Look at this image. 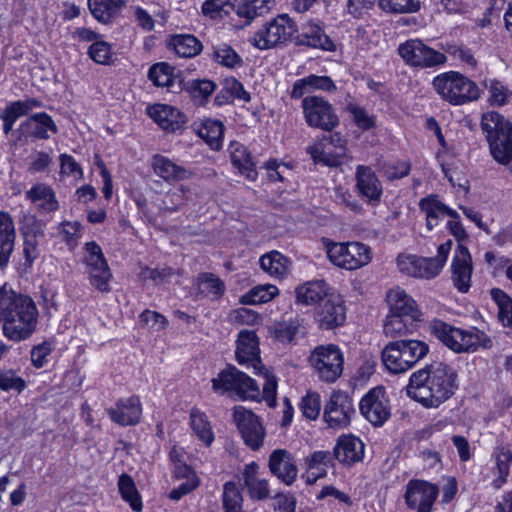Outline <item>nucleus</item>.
I'll list each match as a JSON object with an SVG mask.
<instances>
[{"mask_svg": "<svg viewBox=\"0 0 512 512\" xmlns=\"http://www.w3.org/2000/svg\"><path fill=\"white\" fill-rule=\"evenodd\" d=\"M148 77L156 86L167 88H171L176 80L174 68L164 62L154 64L149 69Z\"/></svg>", "mask_w": 512, "mask_h": 512, "instance_id": "nucleus-48", "label": "nucleus"}, {"mask_svg": "<svg viewBox=\"0 0 512 512\" xmlns=\"http://www.w3.org/2000/svg\"><path fill=\"white\" fill-rule=\"evenodd\" d=\"M301 107L309 127L330 132L339 125V118L333 106L322 97L307 96Z\"/></svg>", "mask_w": 512, "mask_h": 512, "instance_id": "nucleus-11", "label": "nucleus"}, {"mask_svg": "<svg viewBox=\"0 0 512 512\" xmlns=\"http://www.w3.org/2000/svg\"><path fill=\"white\" fill-rule=\"evenodd\" d=\"M255 373L262 374L265 383L263 384V397L270 407L276 405L277 381L273 374H271L263 366L261 370H255Z\"/></svg>", "mask_w": 512, "mask_h": 512, "instance_id": "nucleus-60", "label": "nucleus"}, {"mask_svg": "<svg viewBox=\"0 0 512 512\" xmlns=\"http://www.w3.org/2000/svg\"><path fill=\"white\" fill-rule=\"evenodd\" d=\"M126 0H88L92 15L102 23H109L125 6Z\"/></svg>", "mask_w": 512, "mask_h": 512, "instance_id": "nucleus-38", "label": "nucleus"}, {"mask_svg": "<svg viewBox=\"0 0 512 512\" xmlns=\"http://www.w3.org/2000/svg\"><path fill=\"white\" fill-rule=\"evenodd\" d=\"M437 485L424 480H410L406 486L405 502L410 509L430 512L437 499Z\"/></svg>", "mask_w": 512, "mask_h": 512, "instance_id": "nucleus-16", "label": "nucleus"}, {"mask_svg": "<svg viewBox=\"0 0 512 512\" xmlns=\"http://www.w3.org/2000/svg\"><path fill=\"white\" fill-rule=\"evenodd\" d=\"M296 43L324 51L332 52L336 50V45L330 37L325 34L318 24L311 21L302 25L301 32L296 37Z\"/></svg>", "mask_w": 512, "mask_h": 512, "instance_id": "nucleus-25", "label": "nucleus"}, {"mask_svg": "<svg viewBox=\"0 0 512 512\" xmlns=\"http://www.w3.org/2000/svg\"><path fill=\"white\" fill-rule=\"evenodd\" d=\"M302 321L298 318H290L276 322L270 327V333L281 343H290L294 340L301 327Z\"/></svg>", "mask_w": 512, "mask_h": 512, "instance_id": "nucleus-46", "label": "nucleus"}, {"mask_svg": "<svg viewBox=\"0 0 512 512\" xmlns=\"http://www.w3.org/2000/svg\"><path fill=\"white\" fill-rule=\"evenodd\" d=\"M233 420L244 443L253 451L259 450L266 436L265 428L260 418L242 405L233 408Z\"/></svg>", "mask_w": 512, "mask_h": 512, "instance_id": "nucleus-14", "label": "nucleus"}, {"mask_svg": "<svg viewBox=\"0 0 512 512\" xmlns=\"http://www.w3.org/2000/svg\"><path fill=\"white\" fill-rule=\"evenodd\" d=\"M273 509L276 512H295L296 498L290 493H278L274 497Z\"/></svg>", "mask_w": 512, "mask_h": 512, "instance_id": "nucleus-64", "label": "nucleus"}, {"mask_svg": "<svg viewBox=\"0 0 512 512\" xmlns=\"http://www.w3.org/2000/svg\"><path fill=\"white\" fill-rule=\"evenodd\" d=\"M481 130L493 159L508 166L512 159V123L498 112L489 111L482 115Z\"/></svg>", "mask_w": 512, "mask_h": 512, "instance_id": "nucleus-3", "label": "nucleus"}, {"mask_svg": "<svg viewBox=\"0 0 512 512\" xmlns=\"http://www.w3.org/2000/svg\"><path fill=\"white\" fill-rule=\"evenodd\" d=\"M168 47L182 58H193L202 51V43L194 35L177 34L170 37Z\"/></svg>", "mask_w": 512, "mask_h": 512, "instance_id": "nucleus-36", "label": "nucleus"}, {"mask_svg": "<svg viewBox=\"0 0 512 512\" xmlns=\"http://www.w3.org/2000/svg\"><path fill=\"white\" fill-rule=\"evenodd\" d=\"M23 134L37 139H48V131L57 133L58 129L51 118L45 112L36 113L23 121L20 125Z\"/></svg>", "mask_w": 512, "mask_h": 512, "instance_id": "nucleus-29", "label": "nucleus"}, {"mask_svg": "<svg viewBox=\"0 0 512 512\" xmlns=\"http://www.w3.org/2000/svg\"><path fill=\"white\" fill-rule=\"evenodd\" d=\"M406 317L390 314L384 323L383 331L387 337L396 338L407 334L410 331Z\"/></svg>", "mask_w": 512, "mask_h": 512, "instance_id": "nucleus-54", "label": "nucleus"}, {"mask_svg": "<svg viewBox=\"0 0 512 512\" xmlns=\"http://www.w3.org/2000/svg\"><path fill=\"white\" fill-rule=\"evenodd\" d=\"M387 303L390 314L409 318L411 321H421L422 313L415 300L403 289L396 287L387 293Z\"/></svg>", "mask_w": 512, "mask_h": 512, "instance_id": "nucleus-23", "label": "nucleus"}, {"mask_svg": "<svg viewBox=\"0 0 512 512\" xmlns=\"http://www.w3.org/2000/svg\"><path fill=\"white\" fill-rule=\"evenodd\" d=\"M215 83L203 80H191L187 83L186 90L189 92L196 105H203L215 90Z\"/></svg>", "mask_w": 512, "mask_h": 512, "instance_id": "nucleus-49", "label": "nucleus"}, {"mask_svg": "<svg viewBox=\"0 0 512 512\" xmlns=\"http://www.w3.org/2000/svg\"><path fill=\"white\" fill-rule=\"evenodd\" d=\"M26 197L42 212H54L59 208L53 189L46 184H36L26 192Z\"/></svg>", "mask_w": 512, "mask_h": 512, "instance_id": "nucleus-34", "label": "nucleus"}, {"mask_svg": "<svg viewBox=\"0 0 512 512\" xmlns=\"http://www.w3.org/2000/svg\"><path fill=\"white\" fill-rule=\"evenodd\" d=\"M259 263L263 271L274 278H283L289 272V259L278 251L261 256Z\"/></svg>", "mask_w": 512, "mask_h": 512, "instance_id": "nucleus-39", "label": "nucleus"}, {"mask_svg": "<svg viewBox=\"0 0 512 512\" xmlns=\"http://www.w3.org/2000/svg\"><path fill=\"white\" fill-rule=\"evenodd\" d=\"M326 253L336 266L347 270H356L371 261L370 248L360 242H326Z\"/></svg>", "mask_w": 512, "mask_h": 512, "instance_id": "nucleus-8", "label": "nucleus"}, {"mask_svg": "<svg viewBox=\"0 0 512 512\" xmlns=\"http://www.w3.org/2000/svg\"><path fill=\"white\" fill-rule=\"evenodd\" d=\"M452 247V241L448 240L441 245H439L437 250V256L435 257H423L420 261L421 264V270H420V277L422 279H432L438 276L443 269L448 254Z\"/></svg>", "mask_w": 512, "mask_h": 512, "instance_id": "nucleus-32", "label": "nucleus"}, {"mask_svg": "<svg viewBox=\"0 0 512 512\" xmlns=\"http://www.w3.org/2000/svg\"><path fill=\"white\" fill-rule=\"evenodd\" d=\"M432 85L440 97L452 105L476 101L481 95V90L474 81L455 71L436 76Z\"/></svg>", "mask_w": 512, "mask_h": 512, "instance_id": "nucleus-6", "label": "nucleus"}, {"mask_svg": "<svg viewBox=\"0 0 512 512\" xmlns=\"http://www.w3.org/2000/svg\"><path fill=\"white\" fill-rule=\"evenodd\" d=\"M429 352V346L416 339H401L389 342L381 353L385 368L392 374L405 373Z\"/></svg>", "mask_w": 512, "mask_h": 512, "instance_id": "nucleus-5", "label": "nucleus"}, {"mask_svg": "<svg viewBox=\"0 0 512 512\" xmlns=\"http://www.w3.org/2000/svg\"><path fill=\"white\" fill-rule=\"evenodd\" d=\"M483 86L488 91V103L494 107H501L508 103L512 92L508 87L497 79H485Z\"/></svg>", "mask_w": 512, "mask_h": 512, "instance_id": "nucleus-45", "label": "nucleus"}, {"mask_svg": "<svg viewBox=\"0 0 512 512\" xmlns=\"http://www.w3.org/2000/svg\"><path fill=\"white\" fill-rule=\"evenodd\" d=\"M379 7L391 13H414L420 9V0H378Z\"/></svg>", "mask_w": 512, "mask_h": 512, "instance_id": "nucleus-53", "label": "nucleus"}, {"mask_svg": "<svg viewBox=\"0 0 512 512\" xmlns=\"http://www.w3.org/2000/svg\"><path fill=\"white\" fill-rule=\"evenodd\" d=\"M15 226L12 217L0 211V268L7 266L15 244Z\"/></svg>", "mask_w": 512, "mask_h": 512, "instance_id": "nucleus-30", "label": "nucleus"}, {"mask_svg": "<svg viewBox=\"0 0 512 512\" xmlns=\"http://www.w3.org/2000/svg\"><path fill=\"white\" fill-rule=\"evenodd\" d=\"M222 501L224 512H243L242 495L234 482L224 484Z\"/></svg>", "mask_w": 512, "mask_h": 512, "instance_id": "nucleus-51", "label": "nucleus"}, {"mask_svg": "<svg viewBox=\"0 0 512 512\" xmlns=\"http://www.w3.org/2000/svg\"><path fill=\"white\" fill-rule=\"evenodd\" d=\"M211 382L213 391L222 395L233 393L241 399L251 400L258 399L260 396L255 380L232 365H228L225 370L218 373Z\"/></svg>", "mask_w": 512, "mask_h": 512, "instance_id": "nucleus-7", "label": "nucleus"}, {"mask_svg": "<svg viewBox=\"0 0 512 512\" xmlns=\"http://www.w3.org/2000/svg\"><path fill=\"white\" fill-rule=\"evenodd\" d=\"M363 456V442L352 435L341 436L334 447V457L339 462L347 466H351L361 461Z\"/></svg>", "mask_w": 512, "mask_h": 512, "instance_id": "nucleus-26", "label": "nucleus"}, {"mask_svg": "<svg viewBox=\"0 0 512 512\" xmlns=\"http://www.w3.org/2000/svg\"><path fill=\"white\" fill-rule=\"evenodd\" d=\"M315 319L322 329H333L344 324L346 309L340 296L330 295L319 303Z\"/></svg>", "mask_w": 512, "mask_h": 512, "instance_id": "nucleus-18", "label": "nucleus"}, {"mask_svg": "<svg viewBox=\"0 0 512 512\" xmlns=\"http://www.w3.org/2000/svg\"><path fill=\"white\" fill-rule=\"evenodd\" d=\"M347 109L353 116V120L358 128L369 130L374 126L373 117H371L364 108L350 104Z\"/></svg>", "mask_w": 512, "mask_h": 512, "instance_id": "nucleus-63", "label": "nucleus"}, {"mask_svg": "<svg viewBox=\"0 0 512 512\" xmlns=\"http://www.w3.org/2000/svg\"><path fill=\"white\" fill-rule=\"evenodd\" d=\"M190 425L200 441L206 446H210L214 441V434L210 422L208 421L205 413L197 408H192L190 411Z\"/></svg>", "mask_w": 512, "mask_h": 512, "instance_id": "nucleus-43", "label": "nucleus"}, {"mask_svg": "<svg viewBox=\"0 0 512 512\" xmlns=\"http://www.w3.org/2000/svg\"><path fill=\"white\" fill-rule=\"evenodd\" d=\"M419 207L426 215L428 230H432L438 224L439 219L445 215L451 218H459L458 213L439 201L436 195H429L421 199Z\"/></svg>", "mask_w": 512, "mask_h": 512, "instance_id": "nucleus-31", "label": "nucleus"}, {"mask_svg": "<svg viewBox=\"0 0 512 512\" xmlns=\"http://www.w3.org/2000/svg\"><path fill=\"white\" fill-rule=\"evenodd\" d=\"M355 178L359 194L369 202H379L382 185L374 171L369 166L359 165L356 168Z\"/></svg>", "mask_w": 512, "mask_h": 512, "instance_id": "nucleus-24", "label": "nucleus"}, {"mask_svg": "<svg viewBox=\"0 0 512 512\" xmlns=\"http://www.w3.org/2000/svg\"><path fill=\"white\" fill-rule=\"evenodd\" d=\"M361 414L374 426H381L390 416V408L381 387L371 389L360 401Z\"/></svg>", "mask_w": 512, "mask_h": 512, "instance_id": "nucleus-17", "label": "nucleus"}, {"mask_svg": "<svg viewBox=\"0 0 512 512\" xmlns=\"http://www.w3.org/2000/svg\"><path fill=\"white\" fill-rule=\"evenodd\" d=\"M214 60L226 67L233 68L241 63V57L235 52V50L226 45H220L213 51Z\"/></svg>", "mask_w": 512, "mask_h": 512, "instance_id": "nucleus-58", "label": "nucleus"}, {"mask_svg": "<svg viewBox=\"0 0 512 512\" xmlns=\"http://www.w3.org/2000/svg\"><path fill=\"white\" fill-rule=\"evenodd\" d=\"M198 291L205 295L219 298L223 295L225 287L219 277L212 273H202L197 278Z\"/></svg>", "mask_w": 512, "mask_h": 512, "instance_id": "nucleus-50", "label": "nucleus"}, {"mask_svg": "<svg viewBox=\"0 0 512 512\" xmlns=\"http://www.w3.org/2000/svg\"><path fill=\"white\" fill-rule=\"evenodd\" d=\"M232 164L249 180H255L257 171L248 149L241 143L233 142L229 147Z\"/></svg>", "mask_w": 512, "mask_h": 512, "instance_id": "nucleus-33", "label": "nucleus"}, {"mask_svg": "<svg viewBox=\"0 0 512 512\" xmlns=\"http://www.w3.org/2000/svg\"><path fill=\"white\" fill-rule=\"evenodd\" d=\"M0 323L7 339L15 342L28 339L38 323L35 302L31 297L3 285L0 288Z\"/></svg>", "mask_w": 512, "mask_h": 512, "instance_id": "nucleus-2", "label": "nucleus"}, {"mask_svg": "<svg viewBox=\"0 0 512 512\" xmlns=\"http://www.w3.org/2000/svg\"><path fill=\"white\" fill-rule=\"evenodd\" d=\"M456 371L442 362H433L413 372L406 394L425 408H438L458 389Z\"/></svg>", "mask_w": 512, "mask_h": 512, "instance_id": "nucleus-1", "label": "nucleus"}, {"mask_svg": "<svg viewBox=\"0 0 512 512\" xmlns=\"http://www.w3.org/2000/svg\"><path fill=\"white\" fill-rule=\"evenodd\" d=\"M430 331L445 346L456 353H472L479 347L484 349L492 347L490 337L474 327L463 330L441 320H433L430 324Z\"/></svg>", "mask_w": 512, "mask_h": 512, "instance_id": "nucleus-4", "label": "nucleus"}, {"mask_svg": "<svg viewBox=\"0 0 512 512\" xmlns=\"http://www.w3.org/2000/svg\"><path fill=\"white\" fill-rule=\"evenodd\" d=\"M26 387L25 381L12 371H0V389L3 391L15 390L21 392Z\"/></svg>", "mask_w": 512, "mask_h": 512, "instance_id": "nucleus-61", "label": "nucleus"}, {"mask_svg": "<svg viewBox=\"0 0 512 512\" xmlns=\"http://www.w3.org/2000/svg\"><path fill=\"white\" fill-rule=\"evenodd\" d=\"M309 363L322 381L332 383L343 372L344 357L338 346L320 345L311 352Z\"/></svg>", "mask_w": 512, "mask_h": 512, "instance_id": "nucleus-9", "label": "nucleus"}, {"mask_svg": "<svg viewBox=\"0 0 512 512\" xmlns=\"http://www.w3.org/2000/svg\"><path fill=\"white\" fill-rule=\"evenodd\" d=\"M494 467L492 472L496 477L492 480L491 485L495 489H500L506 482L512 465V450L509 445H497L492 453Z\"/></svg>", "mask_w": 512, "mask_h": 512, "instance_id": "nucleus-28", "label": "nucleus"}, {"mask_svg": "<svg viewBox=\"0 0 512 512\" xmlns=\"http://www.w3.org/2000/svg\"><path fill=\"white\" fill-rule=\"evenodd\" d=\"M197 133L212 149H220L224 126L219 120H204L197 129Z\"/></svg>", "mask_w": 512, "mask_h": 512, "instance_id": "nucleus-41", "label": "nucleus"}, {"mask_svg": "<svg viewBox=\"0 0 512 512\" xmlns=\"http://www.w3.org/2000/svg\"><path fill=\"white\" fill-rule=\"evenodd\" d=\"M110 419L121 426L136 425L141 418L142 407L137 396L121 398L115 407L106 409Z\"/></svg>", "mask_w": 512, "mask_h": 512, "instance_id": "nucleus-21", "label": "nucleus"}, {"mask_svg": "<svg viewBox=\"0 0 512 512\" xmlns=\"http://www.w3.org/2000/svg\"><path fill=\"white\" fill-rule=\"evenodd\" d=\"M422 258L416 255H399L397 258L398 269L405 275L419 278Z\"/></svg>", "mask_w": 512, "mask_h": 512, "instance_id": "nucleus-59", "label": "nucleus"}, {"mask_svg": "<svg viewBox=\"0 0 512 512\" xmlns=\"http://www.w3.org/2000/svg\"><path fill=\"white\" fill-rule=\"evenodd\" d=\"M306 151L311 156L314 163H320L328 167H338L348 161V156L345 151L332 152L324 147L321 142L309 145Z\"/></svg>", "mask_w": 512, "mask_h": 512, "instance_id": "nucleus-37", "label": "nucleus"}, {"mask_svg": "<svg viewBox=\"0 0 512 512\" xmlns=\"http://www.w3.org/2000/svg\"><path fill=\"white\" fill-rule=\"evenodd\" d=\"M85 273L88 275L89 282L96 290L102 293H108L112 273L107 261L103 255L101 247L94 241L85 244Z\"/></svg>", "mask_w": 512, "mask_h": 512, "instance_id": "nucleus-10", "label": "nucleus"}, {"mask_svg": "<svg viewBox=\"0 0 512 512\" xmlns=\"http://www.w3.org/2000/svg\"><path fill=\"white\" fill-rule=\"evenodd\" d=\"M89 56L99 64H107L112 56L111 47L107 42L98 41L89 47Z\"/></svg>", "mask_w": 512, "mask_h": 512, "instance_id": "nucleus-62", "label": "nucleus"}, {"mask_svg": "<svg viewBox=\"0 0 512 512\" xmlns=\"http://www.w3.org/2000/svg\"><path fill=\"white\" fill-rule=\"evenodd\" d=\"M150 117L164 130L176 131L185 123L184 115L175 107L154 104L148 108Z\"/></svg>", "mask_w": 512, "mask_h": 512, "instance_id": "nucleus-27", "label": "nucleus"}, {"mask_svg": "<svg viewBox=\"0 0 512 512\" xmlns=\"http://www.w3.org/2000/svg\"><path fill=\"white\" fill-rule=\"evenodd\" d=\"M279 290L271 284L258 285L250 289L246 294L242 295L240 302L244 305H257L271 301L277 296Z\"/></svg>", "mask_w": 512, "mask_h": 512, "instance_id": "nucleus-47", "label": "nucleus"}, {"mask_svg": "<svg viewBox=\"0 0 512 512\" xmlns=\"http://www.w3.org/2000/svg\"><path fill=\"white\" fill-rule=\"evenodd\" d=\"M355 414V408L349 395L342 391H333L323 409V420L329 428L347 427Z\"/></svg>", "mask_w": 512, "mask_h": 512, "instance_id": "nucleus-15", "label": "nucleus"}, {"mask_svg": "<svg viewBox=\"0 0 512 512\" xmlns=\"http://www.w3.org/2000/svg\"><path fill=\"white\" fill-rule=\"evenodd\" d=\"M295 293L298 303L311 305L328 297V285L324 280L310 281L298 286Z\"/></svg>", "mask_w": 512, "mask_h": 512, "instance_id": "nucleus-35", "label": "nucleus"}, {"mask_svg": "<svg viewBox=\"0 0 512 512\" xmlns=\"http://www.w3.org/2000/svg\"><path fill=\"white\" fill-rule=\"evenodd\" d=\"M118 489L122 499L129 503L133 511H142L143 505L141 496L136 488L133 478L130 475L123 473L119 476Z\"/></svg>", "mask_w": 512, "mask_h": 512, "instance_id": "nucleus-44", "label": "nucleus"}, {"mask_svg": "<svg viewBox=\"0 0 512 512\" xmlns=\"http://www.w3.org/2000/svg\"><path fill=\"white\" fill-rule=\"evenodd\" d=\"M451 273L453 286L458 292L467 293L471 287L473 266L469 250L462 244L457 246L451 264Z\"/></svg>", "mask_w": 512, "mask_h": 512, "instance_id": "nucleus-19", "label": "nucleus"}, {"mask_svg": "<svg viewBox=\"0 0 512 512\" xmlns=\"http://www.w3.org/2000/svg\"><path fill=\"white\" fill-rule=\"evenodd\" d=\"M258 465L254 462L247 465L244 472V483L248 487L251 498L264 500L269 497L270 490L266 479H260L256 475Z\"/></svg>", "mask_w": 512, "mask_h": 512, "instance_id": "nucleus-40", "label": "nucleus"}, {"mask_svg": "<svg viewBox=\"0 0 512 512\" xmlns=\"http://www.w3.org/2000/svg\"><path fill=\"white\" fill-rule=\"evenodd\" d=\"M273 4L274 0H249L238 7L237 14L250 21L266 13Z\"/></svg>", "mask_w": 512, "mask_h": 512, "instance_id": "nucleus-52", "label": "nucleus"}, {"mask_svg": "<svg viewBox=\"0 0 512 512\" xmlns=\"http://www.w3.org/2000/svg\"><path fill=\"white\" fill-rule=\"evenodd\" d=\"M296 26L286 15H279L262 26L252 37L251 43L259 49H269L288 41Z\"/></svg>", "mask_w": 512, "mask_h": 512, "instance_id": "nucleus-12", "label": "nucleus"}, {"mask_svg": "<svg viewBox=\"0 0 512 512\" xmlns=\"http://www.w3.org/2000/svg\"><path fill=\"white\" fill-rule=\"evenodd\" d=\"M270 472L281 482L290 486L298 474V468L293 455L285 449H276L272 451L268 459Z\"/></svg>", "mask_w": 512, "mask_h": 512, "instance_id": "nucleus-20", "label": "nucleus"}, {"mask_svg": "<svg viewBox=\"0 0 512 512\" xmlns=\"http://www.w3.org/2000/svg\"><path fill=\"white\" fill-rule=\"evenodd\" d=\"M398 53L406 64L419 68H432L447 61L445 54L428 47L419 39H410L400 44Z\"/></svg>", "mask_w": 512, "mask_h": 512, "instance_id": "nucleus-13", "label": "nucleus"}, {"mask_svg": "<svg viewBox=\"0 0 512 512\" xmlns=\"http://www.w3.org/2000/svg\"><path fill=\"white\" fill-rule=\"evenodd\" d=\"M300 410L305 418L315 420L321 410L320 395L317 392H308L300 402Z\"/></svg>", "mask_w": 512, "mask_h": 512, "instance_id": "nucleus-56", "label": "nucleus"}, {"mask_svg": "<svg viewBox=\"0 0 512 512\" xmlns=\"http://www.w3.org/2000/svg\"><path fill=\"white\" fill-rule=\"evenodd\" d=\"M441 48L448 53L450 56L461 60L468 66L474 68L477 65V61L474 58L473 53L470 49L466 48L463 45H458L453 42H447L441 45Z\"/></svg>", "mask_w": 512, "mask_h": 512, "instance_id": "nucleus-57", "label": "nucleus"}, {"mask_svg": "<svg viewBox=\"0 0 512 512\" xmlns=\"http://www.w3.org/2000/svg\"><path fill=\"white\" fill-rule=\"evenodd\" d=\"M152 166L154 172L165 181L181 180L186 177V170L183 167L161 155L154 156Z\"/></svg>", "mask_w": 512, "mask_h": 512, "instance_id": "nucleus-42", "label": "nucleus"}, {"mask_svg": "<svg viewBox=\"0 0 512 512\" xmlns=\"http://www.w3.org/2000/svg\"><path fill=\"white\" fill-rule=\"evenodd\" d=\"M236 360L240 365H247L254 370H261L258 340L255 332L242 330L237 339Z\"/></svg>", "mask_w": 512, "mask_h": 512, "instance_id": "nucleus-22", "label": "nucleus"}, {"mask_svg": "<svg viewBox=\"0 0 512 512\" xmlns=\"http://www.w3.org/2000/svg\"><path fill=\"white\" fill-rule=\"evenodd\" d=\"M237 0H206L202 5L203 14L217 18L228 15L235 8Z\"/></svg>", "mask_w": 512, "mask_h": 512, "instance_id": "nucleus-55", "label": "nucleus"}]
</instances>
